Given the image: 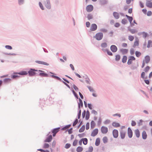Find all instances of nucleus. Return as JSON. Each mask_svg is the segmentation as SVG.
<instances>
[{"label": "nucleus", "mask_w": 152, "mask_h": 152, "mask_svg": "<svg viewBox=\"0 0 152 152\" xmlns=\"http://www.w3.org/2000/svg\"><path fill=\"white\" fill-rule=\"evenodd\" d=\"M120 52L123 54H126L128 52V50L126 49H121L120 50Z\"/></svg>", "instance_id": "nucleus-20"}, {"label": "nucleus", "mask_w": 152, "mask_h": 152, "mask_svg": "<svg viewBox=\"0 0 152 152\" xmlns=\"http://www.w3.org/2000/svg\"><path fill=\"white\" fill-rule=\"evenodd\" d=\"M127 22L126 20L125 19H123L122 20L121 22L122 23L124 24H125Z\"/></svg>", "instance_id": "nucleus-57"}, {"label": "nucleus", "mask_w": 152, "mask_h": 152, "mask_svg": "<svg viewBox=\"0 0 152 152\" xmlns=\"http://www.w3.org/2000/svg\"><path fill=\"white\" fill-rule=\"evenodd\" d=\"M139 45V41L138 40H136L134 42V44L133 46V47H135L136 46H138Z\"/></svg>", "instance_id": "nucleus-32"}, {"label": "nucleus", "mask_w": 152, "mask_h": 152, "mask_svg": "<svg viewBox=\"0 0 152 152\" xmlns=\"http://www.w3.org/2000/svg\"><path fill=\"white\" fill-rule=\"evenodd\" d=\"M71 145L69 143H66L65 145L64 146V148L66 149H68L70 147Z\"/></svg>", "instance_id": "nucleus-49"}, {"label": "nucleus", "mask_w": 152, "mask_h": 152, "mask_svg": "<svg viewBox=\"0 0 152 152\" xmlns=\"http://www.w3.org/2000/svg\"><path fill=\"white\" fill-rule=\"evenodd\" d=\"M36 62L38 64L44 65H45L48 66L49 65L48 63L44 61H36Z\"/></svg>", "instance_id": "nucleus-18"}, {"label": "nucleus", "mask_w": 152, "mask_h": 152, "mask_svg": "<svg viewBox=\"0 0 152 152\" xmlns=\"http://www.w3.org/2000/svg\"><path fill=\"white\" fill-rule=\"evenodd\" d=\"M128 39L130 41H132L134 39V37L133 36L130 35L128 37Z\"/></svg>", "instance_id": "nucleus-46"}, {"label": "nucleus", "mask_w": 152, "mask_h": 152, "mask_svg": "<svg viewBox=\"0 0 152 152\" xmlns=\"http://www.w3.org/2000/svg\"><path fill=\"white\" fill-rule=\"evenodd\" d=\"M16 74H18L20 75H27L28 72L26 71H22L19 73H17Z\"/></svg>", "instance_id": "nucleus-23"}, {"label": "nucleus", "mask_w": 152, "mask_h": 152, "mask_svg": "<svg viewBox=\"0 0 152 152\" xmlns=\"http://www.w3.org/2000/svg\"><path fill=\"white\" fill-rule=\"evenodd\" d=\"M150 67L148 66H146L144 69V71L145 72H148L150 69Z\"/></svg>", "instance_id": "nucleus-48"}, {"label": "nucleus", "mask_w": 152, "mask_h": 152, "mask_svg": "<svg viewBox=\"0 0 152 152\" xmlns=\"http://www.w3.org/2000/svg\"><path fill=\"white\" fill-rule=\"evenodd\" d=\"M79 105L78 107L79 108L80 107V106H81V107H82L83 106V102L82 100L81 99H79Z\"/></svg>", "instance_id": "nucleus-39"}, {"label": "nucleus", "mask_w": 152, "mask_h": 152, "mask_svg": "<svg viewBox=\"0 0 152 152\" xmlns=\"http://www.w3.org/2000/svg\"><path fill=\"white\" fill-rule=\"evenodd\" d=\"M93 10V7L92 5H89L86 7V10L87 12H90Z\"/></svg>", "instance_id": "nucleus-8"}, {"label": "nucleus", "mask_w": 152, "mask_h": 152, "mask_svg": "<svg viewBox=\"0 0 152 152\" xmlns=\"http://www.w3.org/2000/svg\"><path fill=\"white\" fill-rule=\"evenodd\" d=\"M102 50L103 51H106L107 52V54L110 56H112L113 54L111 53V52L109 51V50H105L104 49H102Z\"/></svg>", "instance_id": "nucleus-29"}, {"label": "nucleus", "mask_w": 152, "mask_h": 152, "mask_svg": "<svg viewBox=\"0 0 152 152\" xmlns=\"http://www.w3.org/2000/svg\"><path fill=\"white\" fill-rule=\"evenodd\" d=\"M95 125V124L94 121H92L91 122V128H93Z\"/></svg>", "instance_id": "nucleus-41"}, {"label": "nucleus", "mask_w": 152, "mask_h": 152, "mask_svg": "<svg viewBox=\"0 0 152 152\" xmlns=\"http://www.w3.org/2000/svg\"><path fill=\"white\" fill-rule=\"evenodd\" d=\"M150 61V57L149 56H145L144 60L143 61L142 65L141 66L142 68H143L145 66V64L148 63Z\"/></svg>", "instance_id": "nucleus-1"}, {"label": "nucleus", "mask_w": 152, "mask_h": 152, "mask_svg": "<svg viewBox=\"0 0 152 152\" xmlns=\"http://www.w3.org/2000/svg\"><path fill=\"white\" fill-rule=\"evenodd\" d=\"M38 72H39V75L41 76L45 77H47L48 76V75L45 73V72L43 71L38 70Z\"/></svg>", "instance_id": "nucleus-5"}, {"label": "nucleus", "mask_w": 152, "mask_h": 152, "mask_svg": "<svg viewBox=\"0 0 152 152\" xmlns=\"http://www.w3.org/2000/svg\"><path fill=\"white\" fill-rule=\"evenodd\" d=\"M78 121V119H76L73 123V126H74L75 125H76V124L77 123Z\"/></svg>", "instance_id": "nucleus-55"}, {"label": "nucleus", "mask_w": 152, "mask_h": 152, "mask_svg": "<svg viewBox=\"0 0 152 152\" xmlns=\"http://www.w3.org/2000/svg\"><path fill=\"white\" fill-rule=\"evenodd\" d=\"M83 150V148L81 146L78 147L76 149V151L77 152H81Z\"/></svg>", "instance_id": "nucleus-25"}, {"label": "nucleus", "mask_w": 152, "mask_h": 152, "mask_svg": "<svg viewBox=\"0 0 152 152\" xmlns=\"http://www.w3.org/2000/svg\"><path fill=\"white\" fill-rule=\"evenodd\" d=\"M89 117V112L88 111H87L86 112V120H88Z\"/></svg>", "instance_id": "nucleus-43"}, {"label": "nucleus", "mask_w": 152, "mask_h": 152, "mask_svg": "<svg viewBox=\"0 0 152 152\" xmlns=\"http://www.w3.org/2000/svg\"><path fill=\"white\" fill-rule=\"evenodd\" d=\"M83 143L84 145H86L87 144L88 140L86 138H83Z\"/></svg>", "instance_id": "nucleus-27"}, {"label": "nucleus", "mask_w": 152, "mask_h": 152, "mask_svg": "<svg viewBox=\"0 0 152 152\" xmlns=\"http://www.w3.org/2000/svg\"><path fill=\"white\" fill-rule=\"evenodd\" d=\"M101 130L102 133L104 134H106L108 131V128L104 126L101 127Z\"/></svg>", "instance_id": "nucleus-4"}, {"label": "nucleus", "mask_w": 152, "mask_h": 152, "mask_svg": "<svg viewBox=\"0 0 152 152\" xmlns=\"http://www.w3.org/2000/svg\"><path fill=\"white\" fill-rule=\"evenodd\" d=\"M129 31L132 34H134L137 32V31L135 29H130L129 30Z\"/></svg>", "instance_id": "nucleus-44"}, {"label": "nucleus", "mask_w": 152, "mask_h": 152, "mask_svg": "<svg viewBox=\"0 0 152 152\" xmlns=\"http://www.w3.org/2000/svg\"><path fill=\"white\" fill-rule=\"evenodd\" d=\"M134 133L137 137H139L140 136V132L138 129H136L134 131Z\"/></svg>", "instance_id": "nucleus-21"}, {"label": "nucleus", "mask_w": 152, "mask_h": 152, "mask_svg": "<svg viewBox=\"0 0 152 152\" xmlns=\"http://www.w3.org/2000/svg\"><path fill=\"white\" fill-rule=\"evenodd\" d=\"M142 34L143 37L145 38L146 37L148 36V34L145 32H143L142 33Z\"/></svg>", "instance_id": "nucleus-52"}, {"label": "nucleus", "mask_w": 152, "mask_h": 152, "mask_svg": "<svg viewBox=\"0 0 152 152\" xmlns=\"http://www.w3.org/2000/svg\"><path fill=\"white\" fill-rule=\"evenodd\" d=\"M114 26L116 27H118L120 26V24L118 23H116L115 24Z\"/></svg>", "instance_id": "nucleus-64"}, {"label": "nucleus", "mask_w": 152, "mask_h": 152, "mask_svg": "<svg viewBox=\"0 0 152 152\" xmlns=\"http://www.w3.org/2000/svg\"><path fill=\"white\" fill-rule=\"evenodd\" d=\"M130 53L131 55H132L134 53V50L133 49H131L130 50Z\"/></svg>", "instance_id": "nucleus-63"}, {"label": "nucleus", "mask_w": 152, "mask_h": 152, "mask_svg": "<svg viewBox=\"0 0 152 152\" xmlns=\"http://www.w3.org/2000/svg\"><path fill=\"white\" fill-rule=\"evenodd\" d=\"M135 54L136 56L137 57H139L141 55V53L138 51H136Z\"/></svg>", "instance_id": "nucleus-33"}, {"label": "nucleus", "mask_w": 152, "mask_h": 152, "mask_svg": "<svg viewBox=\"0 0 152 152\" xmlns=\"http://www.w3.org/2000/svg\"><path fill=\"white\" fill-rule=\"evenodd\" d=\"M98 132V129H95L92 132L91 135L92 136L94 137L97 134Z\"/></svg>", "instance_id": "nucleus-12"}, {"label": "nucleus", "mask_w": 152, "mask_h": 152, "mask_svg": "<svg viewBox=\"0 0 152 152\" xmlns=\"http://www.w3.org/2000/svg\"><path fill=\"white\" fill-rule=\"evenodd\" d=\"M39 7H40V8L42 10H44V8L43 6L42 5V3L40 2H39Z\"/></svg>", "instance_id": "nucleus-61"}, {"label": "nucleus", "mask_w": 152, "mask_h": 152, "mask_svg": "<svg viewBox=\"0 0 152 152\" xmlns=\"http://www.w3.org/2000/svg\"><path fill=\"white\" fill-rule=\"evenodd\" d=\"M60 129V128H58L54 129L52 131V133H53V136L55 137L56 134L59 131V129Z\"/></svg>", "instance_id": "nucleus-16"}, {"label": "nucleus", "mask_w": 152, "mask_h": 152, "mask_svg": "<svg viewBox=\"0 0 152 152\" xmlns=\"http://www.w3.org/2000/svg\"><path fill=\"white\" fill-rule=\"evenodd\" d=\"M113 15L115 18L116 19H118L119 18V15L118 13L114 12L113 13Z\"/></svg>", "instance_id": "nucleus-24"}, {"label": "nucleus", "mask_w": 152, "mask_h": 152, "mask_svg": "<svg viewBox=\"0 0 152 152\" xmlns=\"http://www.w3.org/2000/svg\"><path fill=\"white\" fill-rule=\"evenodd\" d=\"M52 139V137L51 135H50L49 137L45 140V142H50Z\"/></svg>", "instance_id": "nucleus-19"}, {"label": "nucleus", "mask_w": 152, "mask_h": 152, "mask_svg": "<svg viewBox=\"0 0 152 152\" xmlns=\"http://www.w3.org/2000/svg\"><path fill=\"white\" fill-rule=\"evenodd\" d=\"M73 88L76 91L75 92H77L78 91V88L76 86H75V85H74L73 86Z\"/></svg>", "instance_id": "nucleus-56"}, {"label": "nucleus", "mask_w": 152, "mask_h": 152, "mask_svg": "<svg viewBox=\"0 0 152 152\" xmlns=\"http://www.w3.org/2000/svg\"><path fill=\"white\" fill-rule=\"evenodd\" d=\"M110 49L113 52H115L117 50V48L115 45H112L110 47Z\"/></svg>", "instance_id": "nucleus-15"}, {"label": "nucleus", "mask_w": 152, "mask_h": 152, "mask_svg": "<svg viewBox=\"0 0 152 152\" xmlns=\"http://www.w3.org/2000/svg\"><path fill=\"white\" fill-rule=\"evenodd\" d=\"M152 0H146V6L150 8H152Z\"/></svg>", "instance_id": "nucleus-10"}, {"label": "nucleus", "mask_w": 152, "mask_h": 152, "mask_svg": "<svg viewBox=\"0 0 152 152\" xmlns=\"http://www.w3.org/2000/svg\"><path fill=\"white\" fill-rule=\"evenodd\" d=\"M100 143V139L99 138H97L96 140L95 144L96 146H98Z\"/></svg>", "instance_id": "nucleus-26"}, {"label": "nucleus", "mask_w": 152, "mask_h": 152, "mask_svg": "<svg viewBox=\"0 0 152 152\" xmlns=\"http://www.w3.org/2000/svg\"><path fill=\"white\" fill-rule=\"evenodd\" d=\"M78 141L77 139H75L73 142L72 145L73 146H76L77 144Z\"/></svg>", "instance_id": "nucleus-35"}, {"label": "nucleus", "mask_w": 152, "mask_h": 152, "mask_svg": "<svg viewBox=\"0 0 152 152\" xmlns=\"http://www.w3.org/2000/svg\"><path fill=\"white\" fill-rule=\"evenodd\" d=\"M126 133V131H124L122 130L120 132V136L122 139H123L125 138Z\"/></svg>", "instance_id": "nucleus-17"}, {"label": "nucleus", "mask_w": 152, "mask_h": 152, "mask_svg": "<svg viewBox=\"0 0 152 152\" xmlns=\"http://www.w3.org/2000/svg\"><path fill=\"white\" fill-rule=\"evenodd\" d=\"M112 126L115 128H118L120 126V124L116 121H113L112 123Z\"/></svg>", "instance_id": "nucleus-14"}, {"label": "nucleus", "mask_w": 152, "mask_h": 152, "mask_svg": "<svg viewBox=\"0 0 152 152\" xmlns=\"http://www.w3.org/2000/svg\"><path fill=\"white\" fill-rule=\"evenodd\" d=\"M121 58L120 56L119 55H117L115 56V60L117 61H119Z\"/></svg>", "instance_id": "nucleus-42"}, {"label": "nucleus", "mask_w": 152, "mask_h": 152, "mask_svg": "<svg viewBox=\"0 0 152 152\" xmlns=\"http://www.w3.org/2000/svg\"><path fill=\"white\" fill-rule=\"evenodd\" d=\"M16 73H15V75L12 76H11L12 78L13 79H15L17 77H19V76H18V75H17L18 74H16Z\"/></svg>", "instance_id": "nucleus-47"}, {"label": "nucleus", "mask_w": 152, "mask_h": 152, "mask_svg": "<svg viewBox=\"0 0 152 152\" xmlns=\"http://www.w3.org/2000/svg\"><path fill=\"white\" fill-rule=\"evenodd\" d=\"M5 47L6 48L9 50H11L12 49V47L10 45H6Z\"/></svg>", "instance_id": "nucleus-54"}, {"label": "nucleus", "mask_w": 152, "mask_h": 152, "mask_svg": "<svg viewBox=\"0 0 152 152\" xmlns=\"http://www.w3.org/2000/svg\"><path fill=\"white\" fill-rule=\"evenodd\" d=\"M111 122V121L109 119H107L103 122L104 124L105 125H107L110 124Z\"/></svg>", "instance_id": "nucleus-31"}, {"label": "nucleus", "mask_w": 152, "mask_h": 152, "mask_svg": "<svg viewBox=\"0 0 152 152\" xmlns=\"http://www.w3.org/2000/svg\"><path fill=\"white\" fill-rule=\"evenodd\" d=\"M97 27L96 25L93 23L91 24L90 29L91 31H95L97 29Z\"/></svg>", "instance_id": "nucleus-11"}, {"label": "nucleus", "mask_w": 152, "mask_h": 152, "mask_svg": "<svg viewBox=\"0 0 152 152\" xmlns=\"http://www.w3.org/2000/svg\"><path fill=\"white\" fill-rule=\"evenodd\" d=\"M113 134L114 138H117L118 135V130L116 129H114L113 131Z\"/></svg>", "instance_id": "nucleus-9"}, {"label": "nucleus", "mask_w": 152, "mask_h": 152, "mask_svg": "<svg viewBox=\"0 0 152 152\" xmlns=\"http://www.w3.org/2000/svg\"><path fill=\"white\" fill-rule=\"evenodd\" d=\"M45 6L48 9L50 8V5L49 0H46L44 3Z\"/></svg>", "instance_id": "nucleus-7"}, {"label": "nucleus", "mask_w": 152, "mask_h": 152, "mask_svg": "<svg viewBox=\"0 0 152 152\" xmlns=\"http://www.w3.org/2000/svg\"><path fill=\"white\" fill-rule=\"evenodd\" d=\"M113 115L114 117L117 116L118 117H120L121 116V115L120 114H118V113H116V114H114Z\"/></svg>", "instance_id": "nucleus-58"}, {"label": "nucleus", "mask_w": 152, "mask_h": 152, "mask_svg": "<svg viewBox=\"0 0 152 152\" xmlns=\"http://www.w3.org/2000/svg\"><path fill=\"white\" fill-rule=\"evenodd\" d=\"M95 38L98 40H100L103 37V34L101 32H99L96 34L95 35Z\"/></svg>", "instance_id": "nucleus-3"}, {"label": "nucleus", "mask_w": 152, "mask_h": 152, "mask_svg": "<svg viewBox=\"0 0 152 152\" xmlns=\"http://www.w3.org/2000/svg\"><path fill=\"white\" fill-rule=\"evenodd\" d=\"M87 18L88 20H90L93 17L91 15L89 14L88 15Z\"/></svg>", "instance_id": "nucleus-62"}, {"label": "nucleus", "mask_w": 152, "mask_h": 152, "mask_svg": "<svg viewBox=\"0 0 152 152\" xmlns=\"http://www.w3.org/2000/svg\"><path fill=\"white\" fill-rule=\"evenodd\" d=\"M101 46L102 48V49L106 48L107 46V43L106 42L102 43L101 44Z\"/></svg>", "instance_id": "nucleus-34"}, {"label": "nucleus", "mask_w": 152, "mask_h": 152, "mask_svg": "<svg viewBox=\"0 0 152 152\" xmlns=\"http://www.w3.org/2000/svg\"><path fill=\"white\" fill-rule=\"evenodd\" d=\"M128 134L129 138H131L132 136L133 133L132 130L130 128L128 129Z\"/></svg>", "instance_id": "nucleus-13"}, {"label": "nucleus", "mask_w": 152, "mask_h": 152, "mask_svg": "<svg viewBox=\"0 0 152 152\" xmlns=\"http://www.w3.org/2000/svg\"><path fill=\"white\" fill-rule=\"evenodd\" d=\"M142 138L144 139H145L147 137V134L145 131H143L142 133Z\"/></svg>", "instance_id": "nucleus-22"}, {"label": "nucleus", "mask_w": 152, "mask_h": 152, "mask_svg": "<svg viewBox=\"0 0 152 152\" xmlns=\"http://www.w3.org/2000/svg\"><path fill=\"white\" fill-rule=\"evenodd\" d=\"M102 140L104 143H105L107 142L108 141V139L107 137H104L102 139Z\"/></svg>", "instance_id": "nucleus-38"}, {"label": "nucleus", "mask_w": 152, "mask_h": 152, "mask_svg": "<svg viewBox=\"0 0 152 152\" xmlns=\"http://www.w3.org/2000/svg\"><path fill=\"white\" fill-rule=\"evenodd\" d=\"M70 126V125H67V126H65L62 129V130H65L68 129L69 128Z\"/></svg>", "instance_id": "nucleus-51"}, {"label": "nucleus", "mask_w": 152, "mask_h": 152, "mask_svg": "<svg viewBox=\"0 0 152 152\" xmlns=\"http://www.w3.org/2000/svg\"><path fill=\"white\" fill-rule=\"evenodd\" d=\"M145 73L144 72H142L141 74V77L144 79L145 77Z\"/></svg>", "instance_id": "nucleus-59"}, {"label": "nucleus", "mask_w": 152, "mask_h": 152, "mask_svg": "<svg viewBox=\"0 0 152 152\" xmlns=\"http://www.w3.org/2000/svg\"><path fill=\"white\" fill-rule=\"evenodd\" d=\"M126 16L127 18L129 20L130 22V23H131L132 20H133V18H132V17L129 16L127 15H126Z\"/></svg>", "instance_id": "nucleus-37"}, {"label": "nucleus", "mask_w": 152, "mask_h": 152, "mask_svg": "<svg viewBox=\"0 0 152 152\" xmlns=\"http://www.w3.org/2000/svg\"><path fill=\"white\" fill-rule=\"evenodd\" d=\"M135 58L133 56H130L128 61L127 64L128 65H130L132 63V61H135Z\"/></svg>", "instance_id": "nucleus-6"}, {"label": "nucleus", "mask_w": 152, "mask_h": 152, "mask_svg": "<svg viewBox=\"0 0 152 152\" xmlns=\"http://www.w3.org/2000/svg\"><path fill=\"white\" fill-rule=\"evenodd\" d=\"M49 147V145L47 143H45L43 146V148H47Z\"/></svg>", "instance_id": "nucleus-45"}, {"label": "nucleus", "mask_w": 152, "mask_h": 152, "mask_svg": "<svg viewBox=\"0 0 152 152\" xmlns=\"http://www.w3.org/2000/svg\"><path fill=\"white\" fill-rule=\"evenodd\" d=\"M11 80L10 78H6L4 79V81L5 83H7L10 82Z\"/></svg>", "instance_id": "nucleus-40"}, {"label": "nucleus", "mask_w": 152, "mask_h": 152, "mask_svg": "<svg viewBox=\"0 0 152 152\" xmlns=\"http://www.w3.org/2000/svg\"><path fill=\"white\" fill-rule=\"evenodd\" d=\"M127 59V57L126 56H124L122 59V62L125 63L126 62Z\"/></svg>", "instance_id": "nucleus-36"}, {"label": "nucleus", "mask_w": 152, "mask_h": 152, "mask_svg": "<svg viewBox=\"0 0 152 152\" xmlns=\"http://www.w3.org/2000/svg\"><path fill=\"white\" fill-rule=\"evenodd\" d=\"M93 150V148L92 146H90L89 147L88 152H92Z\"/></svg>", "instance_id": "nucleus-50"}, {"label": "nucleus", "mask_w": 152, "mask_h": 152, "mask_svg": "<svg viewBox=\"0 0 152 152\" xmlns=\"http://www.w3.org/2000/svg\"><path fill=\"white\" fill-rule=\"evenodd\" d=\"M147 48H149L152 47V41L151 40L148 41V44L147 46Z\"/></svg>", "instance_id": "nucleus-28"}, {"label": "nucleus", "mask_w": 152, "mask_h": 152, "mask_svg": "<svg viewBox=\"0 0 152 152\" xmlns=\"http://www.w3.org/2000/svg\"><path fill=\"white\" fill-rule=\"evenodd\" d=\"M89 123H87L86 124V130H88L89 129Z\"/></svg>", "instance_id": "nucleus-60"}, {"label": "nucleus", "mask_w": 152, "mask_h": 152, "mask_svg": "<svg viewBox=\"0 0 152 152\" xmlns=\"http://www.w3.org/2000/svg\"><path fill=\"white\" fill-rule=\"evenodd\" d=\"M38 70L34 69H30L28 71V73L30 76L35 75L37 74Z\"/></svg>", "instance_id": "nucleus-2"}, {"label": "nucleus", "mask_w": 152, "mask_h": 152, "mask_svg": "<svg viewBox=\"0 0 152 152\" xmlns=\"http://www.w3.org/2000/svg\"><path fill=\"white\" fill-rule=\"evenodd\" d=\"M73 94H74V95H77V93H79V95H82L81 93L79 91H78L75 92L74 90H73Z\"/></svg>", "instance_id": "nucleus-53"}, {"label": "nucleus", "mask_w": 152, "mask_h": 152, "mask_svg": "<svg viewBox=\"0 0 152 152\" xmlns=\"http://www.w3.org/2000/svg\"><path fill=\"white\" fill-rule=\"evenodd\" d=\"M85 126L84 125H83L82 126V127L80 128V129L79 130V132H83L85 129Z\"/></svg>", "instance_id": "nucleus-30"}]
</instances>
